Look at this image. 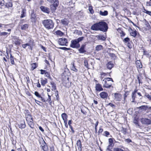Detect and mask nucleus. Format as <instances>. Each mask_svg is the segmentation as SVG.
<instances>
[{
    "instance_id": "nucleus-11",
    "label": "nucleus",
    "mask_w": 151,
    "mask_h": 151,
    "mask_svg": "<svg viewBox=\"0 0 151 151\" xmlns=\"http://www.w3.org/2000/svg\"><path fill=\"white\" fill-rule=\"evenodd\" d=\"M114 100L116 101H120L122 98V95L119 93H114Z\"/></svg>"
},
{
    "instance_id": "nucleus-39",
    "label": "nucleus",
    "mask_w": 151,
    "mask_h": 151,
    "mask_svg": "<svg viewBox=\"0 0 151 151\" xmlns=\"http://www.w3.org/2000/svg\"><path fill=\"white\" fill-rule=\"evenodd\" d=\"M7 0H0V8L3 6Z\"/></svg>"
},
{
    "instance_id": "nucleus-24",
    "label": "nucleus",
    "mask_w": 151,
    "mask_h": 151,
    "mask_svg": "<svg viewBox=\"0 0 151 151\" xmlns=\"http://www.w3.org/2000/svg\"><path fill=\"white\" fill-rule=\"evenodd\" d=\"M68 22L66 19H64L61 20V23L64 26L67 25L68 24Z\"/></svg>"
},
{
    "instance_id": "nucleus-14",
    "label": "nucleus",
    "mask_w": 151,
    "mask_h": 151,
    "mask_svg": "<svg viewBox=\"0 0 151 151\" xmlns=\"http://www.w3.org/2000/svg\"><path fill=\"white\" fill-rule=\"evenodd\" d=\"M101 98L103 99H107L108 96V94L105 92H102L99 94Z\"/></svg>"
},
{
    "instance_id": "nucleus-58",
    "label": "nucleus",
    "mask_w": 151,
    "mask_h": 151,
    "mask_svg": "<svg viewBox=\"0 0 151 151\" xmlns=\"http://www.w3.org/2000/svg\"><path fill=\"white\" fill-rule=\"evenodd\" d=\"M144 10L145 11L144 12L145 13L148 14L149 15L151 16V12L145 9Z\"/></svg>"
},
{
    "instance_id": "nucleus-61",
    "label": "nucleus",
    "mask_w": 151,
    "mask_h": 151,
    "mask_svg": "<svg viewBox=\"0 0 151 151\" xmlns=\"http://www.w3.org/2000/svg\"><path fill=\"white\" fill-rule=\"evenodd\" d=\"M67 120H66L64 121V124H65V126L67 128L68 127V124H67Z\"/></svg>"
},
{
    "instance_id": "nucleus-47",
    "label": "nucleus",
    "mask_w": 151,
    "mask_h": 151,
    "mask_svg": "<svg viewBox=\"0 0 151 151\" xmlns=\"http://www.w3.org/2000/svg\"><path fill=\"white\" fill-rule=\"evenodd\" d=\"M104 80H106L107 81V82H109L110 81H111L112 82H114V81H113L112 79L110 78H105Z\"/></svg>"
},
{
    "instance_id": "nucleus-60",
    "label": "nucleus",
    "mask_w": 151,
    "mask_h": 151,
    "mask_svg": "<svg viewBox=\"0 0 151 151\" xmlns=\"http://www.w3.org/2000/svg\"><path fill=\"white\" fill-rule=\"evenodd\" d=\"M40 71H41L40 73L41 74H45V72L46 71L45 70H43L42 69L40 70Z\"/></svg>"
},
{
    "instance_id": "nucleus-2",
    "label": "nucleus",
    "mask_w": 151,
    "mask_h": 151,
    "mask_svg": "<svg viewBox=\"0 0 151 151\" xmlns=\"http://www.w3.org/2000/svg\"><path fill=\"white\" fill-rule=\"evenodd\" d=\"M42 23L44 27L48 29H52L54 26V23L50 19L44 20L42 21Z\"/></svg>"
},
{
    "instance_id": "nucleus-37",
    "label": "nucleus",
    "mask_w": 151,
    "mask_h": 151,
    "mask_svg": "<svg viewBox=\"0 0 151 151\" xmlns=\"http://www.w3.org/2000/svg\"><path fill=\"white\" fill-rule=\"evenodd\" d=\"M71 70L74 71L75 72H77L78 71V70L76 68L74 63H73L71 67Z\"/></svg>"
},
{
    "instance_id": "nucleus-12",
    "label": "nucleus",
    "mask_w": 151,
    "mask_h": 151,
    "mask_svg": "<svg viewBox=\"0 0 151 151\" xmlns=\"http://www.w3.org/2000/svg\"><path fill=\"white\" fill-rule=\"evenodd\" d=\"M31 21L32 22H35L37 20V15L34 12L31 13L30 17Z\"/></svg>"
},
{
    "instance_id": "nucleus-57",
    "label": "nucleus",
    "mask_w": 151,
    "mask_h": 151,
    "mask_svg": "<svg viewBox=\"0 0 151 151\" xmlns=\"http://www.w3.org/2000/svg\"><path fill=\"white\" fill-rule=\"evenodd\" d=\"M84 66L85 67L88 68V64L87 60H84Z\"/></svg>"
},
{
    "instance_id": "nucleus-38",
    "label": "nucleus",
    "mask_w": 151,
    "mask_h": 151,
    "mask_svg": "<svg viewBox=\"0 0 151 151\" xmlns=\"http://www.w3.org/2000/svg\"><path fill=\"white\" fill-rule=\"evenodd\" d=\"M47 95L48 96V98L46 100V101H47L49 102L50 105H51L52 103V101L51 99V96L48 93H47Z\"/></svg>"
},
{
    "instance_id": "nucleus-18",
    "label": "nucleus",
    "mask_w": 151,
    "mask_h": 151,
    "mask_svg": "<svg viewBox=\"0 0 151 151\" xmlns=\"http://www.w3.org/2000/svg\"><path fill=\"white\" fill-rule=\"evenodd\" d=\"M29 24H22L20 25L21 29L22 30H27L29 27Z\"/></svg>"
},
{
    "instance_id": "nucleus-7",
    "label": "nucleus",
    "mask_w": 151,
    "mask_h": 151,
    "mask_svg": "<svg viewBox=\"0 0 151 151\" xmlns=\"http://www.w3.org/2000/svg\"><path fill=\"white\" fill-rule=\"evenodd\" d=\"M58 42L61 45H65L66 46H67V44L68 43L67 39L63 37L59 39L58 40Z\"/></svg>"
},
{
    "instance_id": "nucleus-46",
    "label": "nucleus",
    "mask_w": 151,
    "mask_h": 151,
    "mask_svg": "<svg viewBox=\"0 0 151 151\" xmlns=\"http://www.w3.org/2000/svg\"><path fill=\"white\" fill-rule=\"evenodd\" d=\"M84 37H80L77 39H76V40L78 42V43L79 42L82 41L84 39Z\"/></svg>"
},
{
    "instance_id": "nucleus-33",
    "label": "nucleus",
    "mask_w": 151,
    "mask_h": 151,
    "mask_svg": "<svg viewBox=\"0 0 151 151\" xmlns=\"http://www.w3.org/2000/svg\"><path fill=\"white\" fill-rule=\"evenodd\" d=\"M10 55V56L9 59L10 60L11 63L12 65H14L15 64V63L14 61V58L12 55L11 54Z\"/></svg>"
},
{
    "instance_id": "nucleus-26",
    "label": "nucleus",
    "mask_w": 151,
    "mask_h": 151,
    "mask_svg": "<svg viewBox=\"0 0 151 151\" xmlns=\"http://www.w3.org/2000/svg\"><path fill=\"white\" fill-rule=\"evenodd\" d=\"M99 14L102 16H106L108 15V12L107 11H104L103 12L102 11H100L99 12Z\"/></svg>"
},
{
    "instance_id": "nucleus-8",
    "label": "nucleus",
    "mask_w": 151,
    "mask_h": 151,
    "mask_svg": "<svg viewBox=\"0 0 151 151\" xmlns=\"http://www.w3.org/2000/svg\"><path fill=\"white\" fill-rule=\"evenodd\" d=\"M141 122L142 123L144 124L148 125L151 124V120L150 119L145 118H142Z\"/></svg>"
},
{
    "instance_id": "nucleus-41",
    "label": "nucleus",
    "mask_w": 151,
    "mask_h": 151,
    "mask_svg": "<svg viewBox=\"0 0 151 151\" xmlns=\"http://www.w3.org/2000/svg\"><path fill=\"white\" fill-rule=\"evenodd\" d=\"M144 97H147L150 100H151V96L148 93H145L144 95Z\"/></svg>"
},
{
    "instance_id": "nucleus-29",
    "label": "nucleus",
    "mask_w": 151,
    "mask_h": 151,
    "mask_svg": "<svg viewBox=\"0 0 151 151\" xmlns=\"http://www.w3.org/2000/svg\"><path fill=\"white\" fill-rule=\"evenodd\" d=\"M14 40H15L14 41V44L16 45H19L20 44V40L18 38L16 37L14 38Z\"/></svg>"
},
{
    "instance_id": "nucleus-22",
    "label": "nucleus",
    "mask_w": 151,
    "mask_h": 151,
    "mask_svg": "<svg viewBox=\"0 0 151 151\" xmlns=\"http://www.w3.org/2000/svg\"><path fill=\"white\" fill-rule=\"evenodd\" d=\"M41 147H42V149L44 151H48V147L45 141H44V143L41 145Z\"/></svg>"
},
{
    "instance_id": "nucleus-59",
    "label": "nucleus",
    "mask_w": 151,
    "mask_h": 151,
    "mask_svg": "<svg viewBox=\"0 0 151 151\" xmlns=\"http://www.w3.org/2000/svg\"><path fill=\"white\" fill-rule=\"evenodd\" d=\"M25 16V14H24V10H23L22 12V14H21L20 17L21 18H23Z\"/></svg>"
},
{
    "instance_id": "nucleus-20",
    "label": "nucleus",
    "mask_w": 151,
    "mask_h": 151,
    "mask_svg": "<svg viewBox=\"0 0 151 151\" xmlns=\"http://www.w3.org/2000/svg\"><path fill=\"white\" fill-rule=\"evenodd\" d=\"M18 126L21 129L24 128L26 127V124L25 122L24 121H21V122L18 124Z\"/></svg>"
},
{
    "instance_id": "nucleus-32",
    "label": "nucleus",
    "mask_w": 151,
    "mask_h": 151,
    "mask_svg": "<svg viewBox=\"0 0 151 151\" xmlns=\"http://www.w3.org/2000/svg\"><path fill=\"white\" fill-rule=\"evenodd\" d=\"M63 121L67 120L68 116L65 113H63L61 115Z\"/></svg>"
},
{
    "instance_id": "nucleus-21",
    "label": "nucleus",
    "mask_w": 151,
    "mask_h": 151,
    "mask_svg": "<svg viewBox=\"0 0 151 151\" xmlns=\"http://www.w3.org/2000/svg\"><path fill=\"white\" fill-rule=\"evenodd\" d=\"M106 66L108 69L110 70L113 67L114 64L112 62L110 61L106 64Z\"/></svg>"
},
{
    "instance_id": "nucleus-1",
    "label": "nucleus",
    "mask_w": 151,
    "mask_h": 151,
    "mask_svg": "<svg viewBox=\"0 0 151 151\" xmlns=\"http://www.w3.org/2000/svg\"><path fill=\"white\" fill-rule=\"evenodd\" d=\"M91 29L94 31H101L106 32L108 29L107 24L105 22L101 21L94 24L91 27Z\"/></svg>"
},
{
    "instance_id": "nucleus-54",
    "label": "nucleus",
    "mask_w": 151,
    "mask_h": 151,
    "mask_svg": "<svg viewBox=\"0 0 151 151\" xmlns=\"http://www.w3.org/2000/svg\"><path fill=\"white\" fill-rule=\"evenodd\" d=\"M60 48L65 50H71V49L70 48H68L66 47H60Z\"/></svg>"
},
{
    "instance_id": "nucleus-35",
    "label": "nucleus",
    "mask_w": 151,
    "mask_h": 151,
    "mask_svg": "<svg viewBox=\"0 0 151 151\" xmlns=\"http://www.w3.org/2000/svg\"><path fill=\"white\" fill-rule=\"evenodd\" d=\"M76 144L77 146L78 147V148H80L81 149L82 144L80 140L79 139L77 141Z\"/></svg>"
},
{
    "instance_id": "nucleus-10",
    "label": "nucleus",
    "mask_w": 151,
    "mask_h": 151,
    "mask_svg": "<svg viewBox=\"0 0 151 151\" xmlns=\"http://www.w3.org/2000/svg\"><path fill=\"white\" fill-rule=\"evenodd\" d=\"M102 83H103V87L106 88H109L111 87L112 83L109 82H107V81L105 80H103L102 81Z\"/></svg>"
},
{
    "instance_id": "nucleus-45",
    "label": "nucleus",
    "mask_w": 151,
    "mask_h": 151,
    "mask_svg": "<svg viewBox=\"0 0 151 151\" xmlns=\"http://www.w3.org/2000/svg\"><path fill=\"white\" fill-rule=\"evenodd\" d=\"M55 95L56 96V100H57L58 101L59 100V96H58V91H55Z\"/></svg>"
},
{
    "instance_id": "nucleus-55",
    "label": "nucleus",
    "mask_w": 151,
    "mask_h": 151,
    "mask_svg": "<svg viewBox=\"0 0 151 151\" xmlns=\"http://www.w3.org/2000/svg\"><path fill=\"white\" fill-rule=\"evenodd\" d=\"M89 10L91 14H92L93 12V11L92 9V6H89Z\"/></svg>"
},
{
    "instance_id": "nucleus-27",
    "label": "nucleus",
    "mask_w": 151,
    "mask_h": 151,
    "mask_svg": "<svg viewBox=\"0 0 151 151\" xmlns=\"http://www.w3.org/2000/svg\"><path fill=\"white\" fill-rule=\"evenodd\" d=\"M51 85L52 86V90L54 91H56V84L54 83V82H52L50 83Z\"/></svg>"
},
{
    "instance_id": "nucleus-36",
    "label": "nucleus",
    "mask_w": 151,
    "mask_h": 151,
    "mask_svg": "<svg viewBox=\"0 0 151 151\" xmlns=\"http://www.w3.org/2000/svg\"><path fill=\"white\" fill-rule=\"evenodd\" d=\"M10 33H8V32H1L0 33V36H7L8 35H9Z\"/></svg>"
},
{
    "instance_id": "nucleus-44",
    "label": "nucleus",
    "mask_w": 151,
    "mask_h": 151,
    "mask_svg": "<svg viewBox=\"0 0 151 151\" xmlns=\"http://www.w3.org/2000/svg\"><path fill=\"white\" fill-rule=\"evenodd\" d=\"M109 56L111 57L112 59H115L116 58V55L115 54L113 53H110L109 54Z\"/></svg>"
},
{
    "instance_id": "nucleus-3",
    "label": "nucleus",
    "mask_w": 151,
    "mask_h": 151,
    "mask_svg": "<svg viewBox=\"0 0 151 151\" xmlns=\"http://www.w3.org/2000/svg\"><path fill=\"white\" fill-rule=\"evenodd\" d=\"M26 120L29 126L31 128H33L34 124L33 122V118L30 114H28V116L26 117Z\"/></svg>"
},
{
    "instance_id": "nucleus-13",
    "label": "nucleus",
    "mask_w": 151,
    "mask_h": 151,
    "mask_svg": "<svg viewBox=\"0 0 151 151\" xmlns=\"http://www.w3.org/2000/svg\"><path fill=\"white\" fill-rule=\"evenodd\" d=\"M86 45H82L80 48L78 50L79 53H83L86 52V50H85Z\"/></svg>"
},
{
    "instance_id": "nucleus-31",
    "label": "nucleus",
    "mask_w": 151,
    "mask_h": 151,
    "mask_svg": "<svg viewBox=\"0 0 151 151\" xmlns=\"http://www.w3.org/2000/svg\"><path fill=\"white\" fill-rule=\"evenodd\" d=\"M103 48V46L101 45H98L95 47V50L97 51H99Z\"/></svg>"
},
{
    "instance_id": "nucleus-49",
    "label": "nucleus",
    "mask_w": 151,
    "mask_h": 151,
    "mask_svg": "<svg viewBox=\"0 0 151 151\" xmlns=\"http://www.w3.org/2000/svg\"><path fill=\"white\" fill-rule=\"evenodd\" d=\"M130 40L129 38L128 37L125 38L123 40V42L126 43L129 42Z\"/></svg>"
},
{
    "instance_id": "nucleus-19",
    "label": "nucleus",
    "mask_w": 151,
    "mask_h": 151,
    "mask_svg": "<svg viewBox=\"0 0 151 151\" xmlns=\"http://www.w3.org/2000/svg\"><path fill=\"white\" fill-rule=\"evenodd\" d=\"M4 5H5V6L7 8L11 7L12 6V2L11 1L8 0H7Z\"/></svg>"
},
{
    "instance_id": "nucleus-5",
    "label": "nucleus",
    "mask_w": 151,
    "mask_h": 151,
    "mask_svg": "<svg viewBox=\"0 0 151 151\" xmlns=\"http://www.w3.org/2000/svg\"><path fill=\"white\" fill-rule=\"evenodd\" d=\"M29 42L26 43V45L28 46L29 49L32 50L33 46L35 45L34 40L31 39H28Z\"/></svg>"
},
{
    "instance_id": "nucleus-50",
    "label": "nucleus",
    "mask_w": 151,
    "mask_h": 151,
    "mask_svg": "<svg viewBox=\"0 0 151 151\" xmlns=\"http://www.w3.org/2000/svg\"><path fill=\"white\" fill-rule=\"evenodd\" d=\"M45 76L46 77L49 78V79H51V78L50 76V74L49 73H48L47 71H46L45 74Z\"/></svg>"
},
{
    "instance_id": "nucleus-63",
    "label": "nucleus",
    "mask_w": 151,
    "mask_h": 151,
    "mask_svg": "<svg viewBox=\"0 0 151 151\" xmlns=\"http://www.w3.org/2000/svg\"><path fill=\"white\" fill-rule=\"evenodd\" d=\"M125 141L126 142H127L128 143H129L130 142H132L131 140L130 139H126L125 140Z\"/></svg>"
},
{
    "instance_id": "nucleus-34",
    "label": "nucleus",
    "mask_w": 151,
    "mask_h": 151,
    "mask_svg": "<svg viewBox=\"0 0 151 151\" xmlns=\"http://www.w3.org/2000/svg\"><path fill=\"white\" fill-rule=\"evenodd\" d=\"M55 33L56 35L60 36H62L63 35V33L59 30H58L56 31L55 32Z\"/></svg>"
},
{
    "instance_id": "nucleus-48",
    "label": "nucleus",
    "mask_w": 151,
    "mask_h": 151,
    "mask_svg": "<svg viewBox=\"0 0 151 151\" xmlns=\"http://www.w3.org/2000/svg\"><path fill=\"white\" fill-rule=\"evenodd\" d=\"M9 25V24H5L0 23V28L1 29L3 27L6 28V27Z\"/></svg>"
},
{
    "instance_id": "nucleus-42",
    "label": "nucleus",
    "mask_w": 151,
    "mask_h": 151,
    "mask_svg": "<svg viewBox=\"0 0 151 151\" xmlns=\"http://www.w3.org/2000/svg\"><path fill=\"white\" fill-rule=\"evenodd\" d=\"M145 26L147 27L148 29H149L150 28V24L149 22L148 21H147L146 19H145Z\"/></svg>"
},
{
    "instance_id": "nucleus-30",
    "label": "nucleus",
    "mask_w": 151,
    "mask_h": 151,
    "mask_svg": "<svg viewBox=\"0 0 151 151\" xmlns=\"http://www.w3.org/2000/svg\"><path fill=\"white\" fill-rule=\"evenodd\" d=\"M132 32H130V35L134 37H135L137 35V32L135 30L131 29Z\"/></svg>"
},
{
    "instance_id": "nucleus-9",
    "label": "nucleus",
    "mask_w": 151,
    "mask_h": 151,
    "mask_svg": "<svg viewBox=\"0 0 151 151\" xmlns=\"http://www.w3.org/2000/svg\"><path fill=\"white\" fill-rule=\"evenodd\" d=\"M53 4L50 5L51 10L52 12L54 11L56 9V7L58 6V0L55 1L53 2Z\"/></svg>"
},
{
    "instance_id": "nucleus-56",
    "label": "nucleus",
    "mask_w": 151,
    "mask_h": 151,
    "mask_svg": "<svg viewBox=\"0 0 151 151\" xmlns=\"http://www.w3.org/2000/svg\"><path fill=\"white\" fill-rule=\"evenodd\" d=\"M35 95L37 97L40 98L41 97V95L37 91H35L34 93Z\"/></svg>"
},
{
    "instance_id": "nucleus-16",
    "label": "nucleus",
    "mask_w": 151,
    "mask_h": 151,
    "mask_svg": "<svg viewBox=\"0 0 151 151\" xmlns=\"http://www.w3.org/2000/svg\"><path fill=\"white\" fill-rule=\"evenodd\" d=\"M96 37L98 40H101L102 41H105L106 38V37L103 35H99Z\"/></svg>"
},
{
    "instance_id": "nucleus-17",
    "label": "nucleus",
    "mask_w": 151,
    "mask_h": 151,
    "mask_svg": "<svg viewBox=\"0 0 151 151\" xmlns=\"http://www.w3.org/2000/svg\"><path fill=\"white\" fill-rule=\"evenodd\" d=\"M41 10L44 12L49 14L50 13V10L49 8L44 6H41L40 7Z\"/></svg>"
},
{
    "instance_id": "nucleus-15",
    "label": "nucleus",
    "mask_w": 151,
    "mask_h": 151,
    "mask_svg": "<svg viewBox=\"0 0 151 151\" xmlns=\"http://www.w3.org/2000/svg\"><path fill=\"white\" fill-rule=\"evenodd\" d=\"M96 90L97 91H100L103 90L101 85L100 84H96L95 86Z\"/></svg>"
},
{
    "instance_id": "nucleus-4",
    "label": "nucleus",
    "mask_w": 151,
    "mask_h": 151,
    "mask_svg": "<svg viewBox=\"0 0 151 151\" xmlns=\"http://www.w3.org/2000/svg\"><path fill=\"white\" fill-rule=\"evenodd\" d=\"M137 108L139 110H141L142 111H145L147 110V113H148L149 111L151 112V106L149 107L148 105L141 106L138 107H137Z\"/></svg>"
},
{
    "instance_id": "nucleus-23",
    "label": "nucleus",
    "mask_w": 151,
    "mask_h": 151,
    "mask_svg": "<svg viewBox=\"0 0 151 151\" xmlns=\"http://www.w3.org/2000/svg\"><path fill=\"white\" fill-rule=\"evenodd\" d=\"M121 148H115L114 149V151H127V150H125L123 146H120Z\"/></svg>"
},
{
    "instance_id": "nucleus-40",
    "label": "nucleus",
    "mask_w": 151,
    "mask_h": 151,
    "mask_svg": "<svg viewBox=\"0 0 151 151\" xmlns=\"http://www.w3.org/2000/svg\"><path fill=\"white\" fill-rule=\"evenodd\" d=\"M136 63L137 64V67L139 68H142V65L140 63V61H136Z\"/></svg>"
},
{
    "instance_id": "nucleus-28",
    "label": "nucleus",
    "mask_w": 151,
    "mask_h": 151,
    "mask_svg": "<svg viewBox=\"0 0 151 151\" xmlns=\"http://www.w3.org/2000/svg\"><path fill=\"white\" fill-rule=\"evenodd\" d=\"M40 80L41 85L43 86H44L47 82V80L46 78L43 79L42 78H41Z\"/></svg>"
},
{
    "instance_id": "nucleus-64",
    "label": "nucleus",
    "mask_w": 151,
    "mask_h": 151,
    "mask_svg": "<svg viewBox=\"0 0 151 151\" xmlns=\"http://www.w3.org/2000/svg\"><path fill=\"white\" fill-rule=\"evenodd\" d=\"M110 147L109 146H108L107 147V148L106 149V151H112L111 149L110 148Z\"/></svg>"
},
{
    "instance_id": "nucleus-53",
    "label": "nucleus",
    "mask_w": 151,
    "mask_h": 151,
    "mask_svg": "<svg viewBox=\"0 0 151 151\" xmlns=\"http://www.w3.org/2000/svg\"><path fill=\"white\" fill-rule=\"evenodd\" d=\"M133 108H129L127 111V113L129 114H132V113Z\"/></svg>"
},
{
    "instance_id": "nucleus-52",
    "label": "nucleus",
    "mask_w": 151,
    "mask_h": 151,
    "mask_svg": "<svg viewBox=\"0 0 151 151\" xmlns=\"http://www.w3.org/2000/svg\"><path fill=\"white\" fill-rule=\"evenodd\" d=\"M104 135L106 137H108V135H110V133L109 132L107 131H105L104 132Z\"/></svg>"
},
{
    "instance_id": "nucleus-62",
    "label": "nucleus",
    "mask_w": 151,
    "mask_h": 151,
    "mask_svg": "<svg viewBox=\"0 0 151 151\" xmlns=\"http://www.w3.org/2000/svg\"><path fill=\"white\" fill-rule=\"evenodd\" d=\"M108 105H109L110 106H111V107H112L113 108H114L115 107V106L114 105V104H113L111 103H109L108 104Z\"/></svg>"
},
{
    "instance_id": "nucleus-25",
    "label": "nucleus",
    "mask_w": 151,
    "mask_h": 151,
    "mask_svg": "<svg viewBox=\"0 0 151 151\" xmlns=\"http://www.w3.org/2000/svg\"><path fill=\"white\" fill-rule=\"evenodd\" d=\"M113 139L111 138H109V145L108 146H109V147H112L114 146V144L113 143Z\"/></svg>"
},
{
    "instance_id": "nucleus-43",
    "label": "nucleus",
    "mask_w": 151,
    "mask_h": 151,
    "mask_svg": "<svg viewBox=\"0 0 151 151\" xmlns=\"http://www.w3.org/2000/svg\"><path fill=\"white\" fill-rule=\"evenodd\" d=\"M32 67H31V70H33L35 69L36 67V63H33L31 64Z\"/></svg>"
},
{
    "instance_id": "nucleus-6",
    "label": "nucleus",
    "mask_w": 151,
    "mask_h": 151,
    "mask_svg": "<svg viewBox=\"0 0 151 151\" xmlns=\"http://www.w3.org/2000/svg\"><path fill=\"white\" fill-rule=\"evenodd\" d=\"M70 46L73 48H78L80 47V45L79 43H78L77 41L75 39L71 41Z\"/></svg>"
},
{
    "instance_id": "nucleus-51",
    "label": "nucleus",
    "mask_w": 151,
    "mask_h": 151,
    "mask_svg": "<svg viewBox=\"0 0 151 151\" xmlns=\"http://www.w3.org/2000/svg\"><path fill=\"white\" fill-rule=\"evenodd\" d=\"M135 97L136 95L132 94V102H135Z\"/></svg>"
}]
</instances>
